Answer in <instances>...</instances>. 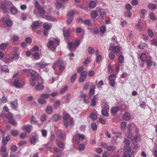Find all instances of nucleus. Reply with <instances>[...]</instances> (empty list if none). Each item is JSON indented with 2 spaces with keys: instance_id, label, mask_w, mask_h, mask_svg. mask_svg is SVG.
I'll list each match as a JSON object with an SVG mask.
<instances>
[{
  "instance_id": "f257e3e1",
  "label": "nucleus",
  "mask_w": 157,
  "mask_h": 157,
  "mask_svg": "<svg viewBox=\"0 0 157 157\" xmlns=\"http://www.w3.org/2000/svg\"><path fill=\"white\" fill-rule=\"evenodd\" d=\"M60 44V41L58 38H51L48 40L47 47L51 50L55 52L56 48Z\"/></svg>"
},
{
  "instance_id": "f03ea898",
  "label": "nucleus",
  "mask_w": 157,
  "mask_h": 157,
  "mask_svg": "<svg viewBox=\"0 0 157 157\" xmlns=\"http://www.w3.org/2000/svg\"><path fill=\"white\" fill-rule=\"evenodd\" d=\"M58 66L59 67V75H61L62 71L65 69V67L63 63L61 60H59L55 62L52 66L53 69L56 70V67Z\"/></svg>"
},
{
  "instance_id": "7ed1b4c3",
  "label": "nucleus",
  "mask_w": 157,
  "mask_h": 157,
  "mask_svg": "<svg viewBox=\"0 0 157 157\" xmlns=\"http://www.w3.org/2000/svg\"><path fill=\"white\" fill-rule=\"evenodd\" d=\"M63 119L64 125L66 127H67L69 125V121H70L71 124L73 123V119L71 118L70 115L67 113L63 114Z\"/></svg>"
},
{
  "instance_id": "20e7f679",
  "label": "nucleus",
  "mask_w": 157,
  "mask_h": 157,
  "mask_svg": "<svg viewBox=\"0 0 157 157\" xmlns=\"http://www.w3.org/2000/svg\"><path fill=\"white\" fill-rule=\"evenodd\" d=\"M24 71L25 72L28 73V76H31V79L36 80L37 79V76L39 74L36 71L28 69H24Z\"/></svg>"
},
{
  "instance_id": "39448f33",
  "label": "nucleus",
  "mask_w": 157,
  "mask_h": 157,
  "mask_svg": "<svg viewBox=\"0 0 157 157\" xmlns=\"http://www.w3.org/2000/svg\"><path fill=\"white\" fill-rule=\"evenodd\" d=\"M7 5L10 6H13V4L11 2L9 1H4L0 7L1 9L3 11L4 13H5L7 12Z\"/></svg>"
},
{
  "instance_id": "423d86ee",
  "label": "nucleus",
  "mask_w": 157,
  "mask_h": 157,
  "mask_svg": "<svg viewBox=\"0 0 157 157\" xmlns=\"http://www.w3.org/2000/svg\"><path fill=\"white\" fill-rule=\"evenodd\" d=\"M76 13V11L74 10L68 12L67 14L68 18L67 22V24L69 25L73 19L74 15Z\"/></svg>"
},
{
  "instance_id": "0eeeda50",
  "label": "nucleus",
  "mask_w": 157,
  "mask_h": 157,
  "mask_svg": "<svg viewBox=\"0 0 157 157\" xmlns=\"http://www.w3.org/2000/svg\"><path fill=\"white\" fill-rule=\"evenodd\" d=\"M36 81L38 84L35 87L36 89L38 90H43L44 88V86L42 85L43 82L41 78L37 79Z\"/></svg>"
},
{
  "instance_id": "6e6552de",
  "label": "nucleus",
  "mask_w": 157,
  "mask_h": 157,
  "mask_svg": "<svg viewBox=\"0 0 157 157\" xmlns=\"http://www.w3.org/2000/svg\"><path fill=\"white\" fill-rule=\"evenodd\" d=\"M6 117L9 120V122L13 125L17 124V123L15 120L13 119V114L9 112L6 115Z\"/></svg>"
},
{
  "instance_id": "1a4fd4ad",
  "label": "nucleus",
  "mask_w": 157,
  "mask_h": 157,
  "mask_svg": "<svg viewBox=\"0 0 157 157\" xmlns=\"http://www.w3.org/2000/svg\"><path fill=\"white\" fill-rule=\"evenodd\" d=\"M110 48L112 49V50L115 53H118L121 49V48L118 46H113L112 44H110Z\"/></svg>"
},
{
  "instance_id": "9d476101",
  "label": "nucleus",
  "mask_w": 157,
  "mask_h": 157,
  "mask_svg": "<svg viewBox=\"0 0 157 157\" xmlns=\"http://www.w3.org/2000/svg\"><path fill=\"white\" fill-rule=\"evenodd\" d=\"M13 84V86L17 88H20L23 86L21 83L20 79L18 78L14 80Z\"/></svg>"
},
{
  "instance_id": "9b49d317",
  "label": "nucleus",
  "mask_w": 157,
  "mask_h": 157,
  "mask_svg": "<svg viewBox=\"0 0 157 157\" xmlns=\"http://www.w3.org/2000/svg\"><path fill=\"white\" fill-rule=\"evenodd\" d=\"M33 126L29 124L24 125L23 126V130L28 133L30 132L33 129Z\"/></svg>"
},
{
  "instance_id": "f8f14e48",
  "label": "nucleus",
  "mask_w": 157,
  "mask_h": 157,
  "mask_svg": "<svg viewBox=\"0 0 157 157\" xmlns=\"http://www.w3.org/2000/svg\"><path fill=\"white\" fill-rule=\"evenodd\" d=\"M98 11L100 17L102 19H104L106 17V14L104 9L99 8Z\"/></svg>"
},
{
  "instance_id": "ddd939ff",
  "label": "nucleus",
  "mask_w": 157,
  "mask_h": 157,
  "mask_svg": "<svg viewBox=\"0 0 157 157\" xmlns=\"http://www.w3.org/2000/svg\"><path fill=\"white\" fill-rule=\"evenodd\" d=\"M62 150H61L59 148L57 147H54V153L57 155H59L60 157H61L62 154L61 151Z\"/></svg>"
},
{
  "instance_id": "4468645a",
  "label": "nucleus",
  "mask_w": 157,
  "mask_h": 157,
  "mask_svg": "<svg viewBox=\"0 0 157 157\" xmlns=\"http://www.w3.org/2000/svg\"><path fill=\"white\" fill-rule=\"evenodd\" d=\"M150 57V56H147L145 53H143L140 55V59L143 62H146Z\"/></svg>"
},
{
  "instance_id": "2eb2a0df",
  "label": "nucleus",
  "mask_w": 157,
  "mask_h": 157,
  "mask_svg": "<svg viewBox=\"0 0 157 157\" xmlns=\"http://www.w3.org/2000/svg\"><path fill=\"white\" fill-rule=\"evenodd\" d=\"M10 135H8L5 138L3 136L2 138V144L3 145H6L7 142L10 140Z\"/></svg>"
},
{
  "instance_id": "dca6fc26",
  "label": "nucleus",
  "mask_w": 157,
  "mask_h": 157,
  "mask_svg": "<svg viewBox=\"0 0 157 157\" xmlns=\"http://www.w3.org/2000/svg\"><path fill=\"white\" fill-rule=\"evenodd\" d=\"M43 18L49 21H55L57 20L56 18L48 15L44 16Z\"/></svg>"
},
{
  "instance_id": "f3484780",
  "label": "nucleus",
  "mask_w": 157,
  "mask_h": 157,
  "mask_svg": "<svg viewBox=\"0 0 157 157\" xmlns=\"http://www.w3.org/2000/svg\"><path fill=\"white\" fill-rule=\"evenodd\" d=\"M98 98V95L97 94L94 95L93 98L91 99V105L93 106H95L97 103V100Z\"/></svg>"
},
{
  "instance_id": "a211bd4d",
  "label": "nucleus",
  "mask_w": 157,
  "mask_h": 157,
  "mask_svg": "<svg viewBox=\"0 0 157 157\" xmlns=\"http://www.w3.org/2000/svg\"><path fill=\"white\" fill-rule=\"evenodd\" d=\"M79 140L78 138V136H77V133L75 134L73 136V139L72 140V141L73 143H75L76 144H78L79 142Z\"/></svg>"
},
{
  "instance_id": "6ab92c4d",
  "label": "nucleus",
  "mask_w": 157,
  "mask_h": 157,
  "mask_svg": "<svg viewBox=\"0 0 157 157\" xmlns=\"http://www.w3.org/2000/svg\"><path fill=\"white\" fill-rule=\"evenodd\" d=\"M11 107L13 109H16L18 106L17 101V99H15L13 102L10 103Z\"/></svg>"
},
{
  "instance_id": "aec40b11",
  "label": "nucleus",
  "mask_w": 157,
  "mask_h": 157,
  "mask_svg": "<svg viewBox=\"0 0 157 157\" xmlns=\"http://www.w3.org/2000/svg\"><path fill=\"white\" fill-rule=\"evenodd\" d=\"M40 25V23L38 21H36L33 22L31 25V28L32 30L35 29V28H37Z\"/></svg>"
},
{
  "instance_id": "412c9836",
  "label": "nucleus",
  "mask_w": 157,
  "mask_h": 157,
  "mask_svg": "<svg viewBox=\"0 0 157 157\" xmlns=\"http://www.w3.org/2000/svg\"><path fill=\"white\" fill-rule=\"evenodd\" d=\"M63 32L64 37L66 38H68L70 34V29H68L67 30H63Z\"/></svg>"
},
{
  "instance_id": "4be33fe9",
  "label": "nucleus",
  "mask_w": 157,
  "mask_h": 157,
  "mask_svg": "<svg viewBox=\"0 0 157 157\" xmlns=\"http://www.w3.org/2000/svg\"><path fill=\"white\" fill-rule=\"evenodd\" d=\"M116 149V147L113 145L108 146L106 150L109 151H114Z\"/></svg>"
},
{
  "instance_id": "5701e85b",
  "label": "nucleus",
  "mask_w": 157,
  "mask_h": 157,
  "mask_svg": "<svg viewBox=\"0 0 157 157\" xmlns=\"http://www.w3.org/2000/svg\"><path fill=\"white\" fill-rule=\"evenodd\" d=\"M97 113H90L89 116V117L90 118V119L93 120L94 121L97 118Z\"/></svg>"
},
{
  "instance_id": "b1692460",
  "label": "nucleus",
  "mask_w": 157,
  "mask_h": 157,
  "mask_svg": "<svg viewBox=\"0 0 157 157\" xmlns=\"http://www.w3.org/2000/svg\"><path fill=\"white\" fill-rule=\"evenodd\" d=\"M123 118L125 120H129L131 118L130 115L128 113L126 112L123 115Z\"/></svg>"
},
{
  "instance_id": "393cba45",
  "label": "nucleus",
  "mask_w": 157,
  "mask_h": 157,
  "mask_svg": "<svg viewBox=\"0 0 157 157\" xmlns=\"http://www.w3.org/2000/svg\"><path fill=\"white\" fill-rule=\"evenodd\" d=\"M46 112L48 114H51L52 113V109L51 106L48 105L47 107Z\"/></svg>"
},
{
  "instance_id": "a878e982",
  "label": "nucleus",
  "mask_w": 157,
  "mask_h": 157,
  "mask_svg": "<svg viewBox=\"0 0 157 157\" xmlns=\"http://www.w3.org/2000/svg\"><path fill=\"white\" fill-rule=\"evenodd\" d=\"M68 48L70 51H72V50L75 48V44H74V43L73 42H70L68 44Z\"/></svg>"
},
{
  "instance_id": "bb28decb",
  "label": "nucleus",
  "mask_w": 157,
  "mask_h": 157,
  "mask_svg": "<svg viewBox=\"0 0 157 157\" xmlns=\"http://www.w3.org/2000/svg\"><path fill=\"white\" fill-rule=\"evenodd\" d=\"M2 71L6 73L8 72L9 71V69L8 68L7 66L6 65L2 66L1 67Z\"/></svg>"
},
{
  "instance_id": "cd10ccee",
  "label": "nucleus",
  "mask_w": 157,
  "mask_h": 157,
  "mask_svg": "<svg viewBox=\"0 0 157 157\" xmlns=\"http://www.w3.org/2000/svg\"><path fill=\"white\" fill-rule=\"evenodd\" d=\"M126 128V124L125 122H122L121 124V128L122 131H125Z\"/></svg>"
},
{
  "instance_id": "c85d7f7f",
  "label": "nucleus",
  "mask_w": 157,
  "mask_h": 157,
  "mask_svg": "<svg viewBox=\"0 0 157 157\" xmlns=\"http://www.w3.org/2000/svg\"><path fill=\"white\" fill-rule=\"evenodd\" d=\"M96 3L94 1H91L89 3V7L90 8H94L96 6Z\"/></svg>"
},
{
  "instance_id": "c756f323",
  "label": "nucleus",
  "mask_w": 157,
  "mask_h": 157,
  "mask_svg": "<svg viewBox=\"0 0 157 157\" xmlns=\"http://www.w3.org/2000/svg\"><path fill=\"white\" fill-rule=\"evenodd\" d=\"M87 50L88 53L90 55L93 54L95 52L94 48L91 47H88Z\"/></svg>"
},
{
  "instance_id": "7c9ffc66",
  "label": "nucleus",
  "mask_w": 157,
  "mask_h": 157,
  "mask_svg": "<svg viewBox=\"0 0 157 157\" xmlns=\"http://www.w3.org/2000/svg\"><path fill=\"white\" fill-rule=\"evenodd\" d=\"M30 123L32 124H36L38 123V121L34 116H32L30 119Z\"/></svg>"
},
{
  "instance_id": "2f4dec72",
  "label": "nucleus",
  "mask_w": 157,
  "mask_h": 157,
  "mask_svg": "<svg viewBox=\"0 0 157 157\" xmlns=\"http://www.w3.org/2000/svg\"><path fill=\"white\" fill-rule=\"evenodd\" d=\"M136 28L139 31L141 32L143 31V28L139 21L136 26Z\"/></svg>"
},
{
  "instance_id": "473e14b6",
  "label": "nucleus",
  "mask_w": 157,
  "mask_h": 157,
  "mask_svg": "<svg viewBox=\"0 0 157 157\" xmlns=\"http://www.w3.org/2000/svg\"><path fill=\"white\" fill-rule=\"evenodd\" d=\"M149 16L150 19L152 20H155L157 18L155 15L154 13L153 12H151L149 14Z\"/></svg>"
},
{
  "instance_id": "72a5a7b5",
  "label": "nucleus",
  "mask_w": 157,
  "mask_h": 157,
  "mask_svg": "<svg viewBox=\"0 0 157 157\" xmlns=\"http://www.w3.org/2000/svg\"><path fill=\"white\" fill-rule=\"evenodd\" d=\"M148 8L151 10H155L156 8V6L153 3H149L148 5Z\"/></svg>"
},
{
  "instance_id": "f704fd0d",
  "label": "nucleus",
  "mask_w": 157,
  "mask_h": 157,
  "mask_svg": "<svg viewBox=\"0 0 157 157\" xmlns=\"http://www.w3.org/2000/svg\"><path fill=\"white\" fill-rule=\"evenodd\" d=\"M32 56L33 58V59L35 60L39 59L40 58V56L39 53L35 52L33 54Z\"/></svg>"
},
{
  "instance_id": "c9c22d12",
  "label": "nucleus",
  "mask_w": 157,
  "mask_h": 157,
  "mask_svg": "<svg viewBox=\"0 0 157 157\" xmlns=\"http://www.w3.org/2000/svg\"><path fill=\"white\" fill-rule=\"evenodd\" d=\"M147 13V11L146 10L144 9H142L140 12V17L142 18H144L145 17L144 15Z\"/></svg>"
},
{
  "instance_id": "e433bc0d",
  "label": "nucleus",
  "mask_w": 157,
  "mask_h": 157,
  "mask_svg": "<svg viewBox=\"0 0 157 157\" xmlns=\"http://www.w3.org/2000/svg\"><path fill=\"white\" fill-rule=\"evenodd\" d=\"M20 57L19 54L18 53H15L13 54L12 56V59L14 60H18Z\"/></svg>"
},
{
  "instance_id": "4c0bfd02",
  "label": "nucleus",
  "mask_w": 157,
  "mask_h": 157,
  "mask_svg": "<svg viewBox=\"0 0 157 157\" xmlns=\"http://www.w3.org/2000/svg\"><path fill=\"white\" fill-rule=\"evenodd\" d=\"M60 117L59 114H55L53 116L52 118L53 121H57L59 120Z\"/></svg>"
},
{
  "instance_id": "58836bf2",
  "label": "nucleus",
  "mask_w": 157,
  "mask_h": 157,
  "mask_svg": "<svg viewBox=\"0 0 157 157\" xmlns=\"http://www.w3.org/2000/svg\"><path fill=\"white\" fill-rule=\"evenodd\" d=\"M120 110L119 108L117 106L113 108L111 110V113H112L116 114Z\"/></svg>"
},
{
  "instance_id": "ea45409f",
  "label": "nucleus",
  "mask_w": 157,
  "mask_h": 157,
  "mask_svg": "<svg viewBox=\"0 0 157 157\" xmlns=\"http://www.w3.org/2000/svg\"><path fill=\"white\" fill-rule=\"evenodd\" d=\"M51 27V25L47 23H45L43 25V27L45 30H48Z\"/></svg>"
},
{
  "instance_id": "a19ab883",
  "label": "nucleus",
  "mask_w": 157,
  "mask_h": 157,
  "mask_svg": "<svg viewBox=\"0 0 157 157\" xmlns=\"http://www.w3.org/2000/svg\"><path fill=\"white\" fill-rule=\"evenodd\" d=\"M146 62L147 63V67H151L152 65V61L150 57L147 59Z\"/></svg>"
},
{
  "instance_id": "79ce46f5",
  "label": "nucleus",
  "mask_w": 157,
  "mask_h": 157,
  "mask_svg": "<svg viewBox=\"0 0 157 157\" xmlns=\"http://www.w3.org/2000/svg\"><path fill=\"white\" fill-rule=\"evenodd\" d=\"M10 12L12 14H15L17 13V10L16 7L15 6H13L11 8Z\"/></svg>"
},
{
  "instance_id": "37998d69",
  "label": "nucleus",
  "mask_w": 157,
  "mask_h": 157,
  "mask_svg": "<svg viewBox=\"0 0 157 157\" xmlns=\"http://www.w3.org/2000/svg\"><path fill=\"white\" fill-rule=\"evenodd\" d=\"M131 148L130 146H125L124 148V152H126L127 153H129L131 151Z\"/></svg>"
},
{
  "instance_id": "c03bdc74",
  "label": "nucleus",
  "mask_w": 157,
  "mask_h": 157,
  "mask_svg": "<svg viewBox=\"0 0 157 157\" xmlns=\"http://www.w3.org/2000/svg\"><path fill=\"white\" fill-rule=\"evenodd\" d=\"M7 45L6 44L2 43L0 45V49L2 50H5L7 48Z\"/></svg>"
},
{
  "instance_id": "a18cd8bd",
  "label": "nucleus",
  "mask_w": 157,
  "mask_h": 157,
  "mask_svg": "<svg viewBox=\"0 0 157 157\" xmlns=\"http://www.w3.org/2000/svg\"><path fill=\"white\" fill-rule=\"evenodd\" d=\"M38 64L39 65V66L41 67H43L45 66H47L50 64L49 63H46L42 62V61L38 63Z\"/></svg>"
},
{
  "instance_id": "49530a36",
  "label": "nucleus",
  "mask_w": 157,
  "mask_h": 157,
  "mask_svg": "<svg viewBox=\"0 0 157 157\" xmlns=\"http://www.w3.org/2000/svg\"><path fill=\"white\" fill-rule=\"evenodd\" d=\"M147 46V44L145 43H141L138 46V48L140 49H144V47Z\"/></svg>"
},
{
  "instance_id": "de8ad7c7",
  "label": "nucleus",
  "mask_w": 157,
  "mask_h": 157,
  "mask_svg": "<svg viewBox=\"0 0 157 157\" xmlns=\"http://www.w3.org/2000/svg\"><path fill=\"white\" fill-rule=\"evenodd\" d=\"M91 127L93 131H95L97 130V124L95 122L92 123L91 124Z\"/></svg>"
},
{
  "instance_id": "09e8293b",
  "label": "nucleus",
  "mask_w": 157,
  "mask_h": 157,
  "mask_svg": "<svg viewBox=\"0 0 157 157\" xmlns=\"http://www.w3.org/2000/svg\"><path fill=\"white\" fill-rule=\"evenodd\" d=\"M77 74L75 73L71 77V82L72 83H74L75 81L77 78Z\"/></svg>"
},
{
  "instance_id": "8fccbe9b",
  "label": "nucleus",
  "mask_w": 157,
  "mask_h": 157,
  "mask_svg": "<svg viewBox=\"0 0 157 157\" xmlns=\"http://www.w3.org/2000/svg\"><path fill=\"white\" fill-rule=\"evenodd\" d=\"M117 77L114 75H111L109 77V81H114L115 80Z\"/></svg>"
},
{
  "instance_id": "3c124183",
  "label": "nucleus",
  "mask_w": 157,
  "mask_h": 157,
  "mask_svg": "<svg viewBox=\"0 0 157 157\" xmlns=\"http://www.w3.org/2000/svg\"><path fill=\"white\" fill-rule=\"evenodd\" d=\"M147 33L149 36L151 38H152L154 36V34L152 30L149 29L147 30Z\"/></svg>"
},
{
  "instance_id": "603ef678",
  "label": "nucleus",
  "mask_w": 157,
  "mask_h": 157,
  "mask_svg": "<svg viewBox=\"0 0 157 157\" xmlns=\"http://www.w3.org/2000/svg\"><path fill=\"white\" fill-rule=\"evenodd\" d=\"M76 133L79 140H82L85 138V137L84 135L77 133Z\"/></svg>"
},
{
  "instance_id": "864d4df0",
  "label": "nucleus",
  "mask_w": 157,
  "mask_h": 157,
  "mask_svg": "<svg viewBox=\"0 0 157 157\" xmlns=\"http://www.w3.org/2000/svg\"><path fill=\"white\" fill-rule=\"evenodd\" d=\"M11 133L12 135L16 136L18 134V132L17 130H12L11 132Z\"/></svg>"
},
{
  "instance_id": "5fc2aeb1",
  "label": "nucleus",
  "mask_w": 157,
  "mask_h": 157,
  "mask_svg": "<svg viewBox=\"0 0 157 157\" xmlns=\"http://www.w3.org/2000/svg\"><path fill=\"white\" fill-rule=\"evenodd\" d=\"M36 139L34 136H33L30 139V142L32 144H34L36 143Z\"/></svg>"
},
{
  "instance_id": "6e6d98bb",
  "label": "nucleus",
  "mask_w": 157,
  "mask_h": 157,
  "mask_svg": "<svg viewBox=\"0 0 157 157\" xmlns=\"http://www.w3.org/2000/svg\"><path fill=\"white\" fill-rule=\"evenodd\" d=\"M140 136L139 135H137L135 136L133 139V140L136 142H138L140 141Z\"/></svg>"
},
{
  "instance_id": "4d7b16f0",
  "label": "nucleus",
  "mask_w": 157,
  "mask_h": 157,
  "mask_svg": "<svg viewBox=\"0 0 157 157\" xmlns=\"http://www.w3.org/2000/svg\"><path fill=\"white\" fill-rule=\"evenodd\" d=\"M6 25L9 27L11 26L13 24V22L10 20H8L6 22Z\"/></svg>"
},
{
  "instance_id": "13d9d810",
  "label": "nucleus",
  "mask_w": 157,
  "mask_h": 157,
  "mask_svg": "<svg viewBox=\"0 0 157 157\" xmlns=\"http://www.w3.org/2000/svg\"><path fill=\"white\" fill-rule=\"evenodd\" d=\"M47 118V115L45 114H44L41 116L40 117V120L41 121L44 122L46 120Z\"/></svg>"
},
{
  "instance_id": "bf43d9fd",
  "label": "nucleus",
  "mask_w": 157,
  "mask_h": 157,
  "mask_svg": "<svg viewBox=\"0 0 157 157\" xmlns=\"http://www.w3.org/2000/svg\"><path fill=\"white\" fill-rule=\"evenodd\" d=\"M55 6L56 9L59 10L61 8L62 5L61 3L59 2V1H57L55 4Z\"/></svg>"
},
{
  "instance_id": "052dcab7",
  "label": "nucleus",
  "mask_w": 157,
  "mask_h": 157,
  "mask_svg": "<svg viewBox=\"0 0 157 157\" xmlns=\"http://www.w3.org/2000/svg\"><path fill=\"white\" fill-rule=\"evenodd\" d=\"M12 52L14 53H18L19 51V48L17 47H14L12 48Z\"/></svg>"
},
{
  "instance_id": "680f3d73",
  "label": "nucleus",
  "mask_w": 157,
  "mask_h": 157,
  "mask_svg": "<svg viewBox=\"0 0 157 157\" xmlns=\"http://www.w3.org/2000/svg\"><path fill=\"white\" fill-rule=\"evenodd\" d=\"M58 145L60 148L63 149L65 146V144L63 142L60 141L58 144Z\"/></svg>"
},
{
  "instance_id": "e2e57ef3",
  "label": "nucleus",
  "mask_w": 157,
  "mask_h": 157,
  "mask_svg": "<svg viewBox=\"0 0 157 157\" xmlns=\"http://www.w3.org/2000/svg\"><path fill=\"white\" fill-rule=\"evenodd\" d=\"M109 110L102 109L101 111L102 114L105 116H107L109 115L108 111Z\"/></svg>"
},
{
  "instance_id": "0e129e2a",
  "label": "nucleus",
  "mask_w": 157,
  "mask_h": 157,
  "mask_svg": "<svg viewBox=\"0 0 157 157\" xmlns=\"http://www.w3.org/2000/svg\"><path fill=\"white\" fill-rule=\"evenodd\" d=\"M49 96L48 94H43L41 95L40 97L43 99L48 98Z\"/></svg>"
},
{
  "instance_id": "69168bd1",
  "label": "nucleus",
  "mask_w": 157,
  "mask_h": 157,
  "mask_svg": "<svg viewBox=\"0 0 157 157\" xmlns=\"http://www.w3.org/2000/svg\"><path fill=\"white\" fill-rule=\"evenodd\" d=\"M98 13L96 11H94L91 14V16L92 18H95L98 15Z\"/></svg>"
},
{
  "instance_id": "338daca9",
  "label": "nucleus",
  "mask_w": 157,
  "mask_h": 157,
  "mask_svg": "<svg viewBox=\"0 0 157 157\" xmlns=\"http://www.w3.org/2000/svg\"><path fill=\"white\" fill-rule=\"evenodd\" d=\"M38 101L39 103L41 104H44L46 102V101L45 100L42 98L39 99L38 100Z\"/></svg>"
},
{
  "instance_id": "774afa93",
  "label": "nucleus",
  "mask_w": 157,
  "mask_h": 157,
  "mask_svg": "<svg viewBox=\"0 0 157 157\" xmlns=\"http://www.w3.org/2000/svg\"><path fill=\"white\" fill-rule=\"evenodd\" d=\"M125 7L126 9L128 11L131 10L132 8L131 5L129 3L126 4Z\"/></svg>"
}]
</instances>
